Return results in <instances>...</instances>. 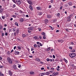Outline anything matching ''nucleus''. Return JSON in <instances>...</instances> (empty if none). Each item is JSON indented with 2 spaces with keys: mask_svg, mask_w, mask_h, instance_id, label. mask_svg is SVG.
<instances>
[{
  "mask_svg": "<svg viewBox=\"0 0 76 76\" xmlns=\"http://www.w3.org/2000/svg\"><path fill=\"white\" fill-rule=\"evenodd\" d=\"M69 56L71 58H73L76 56V54L74 53H72L69 54Z\"/></svg>",
  "mask_w": 76,
  "mask_h": 76,
  "instance_id": "nucleus-1",
  "label": "nucleus"
},
{
  "mask_svg": "<svg viewBox=\"0 0 76 76\" xmlns=\"http://www.w3.org/2000/svg\"><path fill=\"white\" fill-rule=\"evenodd\" d=\"M27 1L28 3L30 4V5H32V2L31 0H27Z\"/></svg>",
  "mask_w": 76,
  "mask_h": 76,
  "instance_id": "nucleus-2",
  "label": "nucleus"
},
{
  "mask_svg": "<svg viewBox=\"0 0 76 76\" xmlns=\"http://www.w3.org/2000/svg\"><path fill=\"white\" fill-rule=\"evenodd\" d=\"M16 1L18 4H20V1L19 0H16Z\"/></svg>",
  "mask_w": 76,
  "mask_h": 76,
  "instance_id": "nucleus-3",
  "label": "nucleus"
},
{
  "mask_svg": "<svg viewBox=\"0 0 76 76\" xmlns=\"http://www.w3.org/2000/svg\"><path fill=\"white\" fill-rule=\"evenodd\" d=\"M8 61L10 64H12V61L11 59H10V58H8Z\"/></svg>",
  "mask_w": 76,
  "mask_h": 76,
  "instance_id": "nucleus-4",
  "label": "nucleus"
},
{
  "mask_svg": "<svg viewBox=\"0 0 76 76\" xmlns=\"http://www.w3.org/2000/svg\"><path fill=\"white\" fill-rule=\"evenodd\" d=\"M28 29L29 30H31V31H32L34 29V27H30L28 28Z\"/></svg>",
  "mask_w": 76,
  "mask_h": 76,
  "instance_id": "nucleus-5",
  "label": "nucleus"
},
{
  "mask_svg": "<svg viewBox=\"0 0 76 76\" xmlns=\"http://www.w3.org/2000/svg\"><path fill=\"white\" fill-rule=\"evenodd\" d=\"M67 21L68 22H70V21L71 20V19L69 18H68V17L67 18Z\"/></svg>",
  "mask_w": 76,
  "mask_h": 76,
  "instance_id": "nucleus-6",
  "label": "nucleus"
},
{
  "mask_svg": "<svg viewBox=\"0 0 76 76\" xmlns=\"http://www.w3.org/2000/svg\"><path fill=\"white\" fill-rule=\"evenodd\" d=\"M29 8L31 10H32V11L33 10V8H32V7L31 5H29Z\"/></svg>",
  "mask_w": 76,
  "mask_h": 76,
  "instance_id": "nucleus-7",
  "label": "nucleus"
},
{
  "mask_svg": "<svg viewBox=\"0 0 76 76\" xmlns=\"http://www.w3.org/2000/svg\"><path fill=\"white\" fill-rule=\"evenodd\" d=\"M44 22L45 24H47L48 22V20H45L44 21Z\"/></svg>",
  "mask_w": 76,
  "mask_h": 76,
  "instance_id": "nucleus-8",
  "label": "nucleus"
},
{
  "mask_svg": "<svg viewBox=\"0 0 76 76\" xmlns=\"http://www.w3.org/2000/svg\"><path fill=\"white\" fill-rule=\"evenodd\" d=\"M15 54H17V55H18L19 54V52L15 51Z\"/></svg>",
  "mask_w": 76,
  "mask_h": 76,
  "instance_id": "nucleus-9",
  "label": "nucleus"
},
{
  "mask_svg": "<svg viewBox=\"0 0 76 76\" xmlns=\"http://www.w3.org/2000/svg\"><path fill=\"white\" fill-rule=\"evenodd\" d=\"M68 26H69V27H70V26H72V23H70V24L69 23L67 25Z\"/></svg>",
  "mask_w": 76,
  "mask_h": 76,
  "instance_id": "nucleus-10",
  "label": "nucleus"
},
{
  "mask_svg": "<svg viewBox=\"0 0 76 76\" xmlns=\"http://www.w3.org/2000/svg\"><path fill=\"white\" fill-rule=\"evenodd\" d=\"M64 41L62 40H60L58 41V42H61V43H62V42H63Z\"/></svg>",
  "mask_w": 76,
  "mask_h": 76,
  "instance_id": "nucleus-11",
  "label": "nucleus"
},
{
  "mask_svg": "<svg viewBox=\"0 0 76 76\" xmlns=\"http://www.w3.org/2000/svg\"><path fill=\"white\" fill-rule=\"evenodd\" d=\"M46 75V73L44 72V73H41V76H44V75Z\"/></svg>",
  "mask_w": 76,
  "mask_h": 76,
  "instance_id": "nucleus-12",
  "label": "nucleus"
},
{
  "mask_svg": "<svg viewBox=\"0 0 76 76\" xmlns=\"http://www.w3.org/2000/svg\"><path fill=\"white\" fill-rule=\"evenodd\" d=\"M9 74L10 76H12V72H11V71H9Z\"/></svg>",
  "mask_w": 76,
  "mask_h": 76,
  "instance_id": "nucleus-13",
  "label": "nucleus"
},
{
  "mask_svg": "<svg viewBox=\"0 0 76 76\" xmlns=\"http://www.w3.org/2000/svg\"><path fill=\"white\" fill-rule=\"evenodd\" d=\"M41 34H42V35H44V36H45V35H46V34L44 32H42Z\"/></svg>",
  "mask_w": 76,
  "mask_h": 76,
  "instance_id": "nucleus-14",
  "label": "nucleus"
},
{
  "mask_svg": "<svg viewBox=\"0 0 76 76\" xmlns=\"http://www.w3.org/2000/svg\"><path fill=\"white\" fill-rule=\"evenodd\" d=\"M20 21L21 22H23V18H20Z\"/></svg>",
  "mask_w": 76,
  "mask_h": 76,
  "instance_id": "nucleus-15",
  "label": "nucleus"
},
{
  "mask_svg": "<svg viewBox=\"0 0 76 76\" xmlns=\"http://www.w3.org/2000/svg\"><path fill=\"white\" fill-rule=\"evenodd\" d=\"M34 38L35 39H38L39 38L37 37H34Z\"/></svg>",
  "mask_w": 76,
  "mask_h": 76,
  "instance_id": "nucleus-16",
  "label": "nucleus"
},
{
  "mask_svg": "<svg viewBox=\"0 0 76 76\" xmlns=\"http://www.w3.org/2000/svg\"><path fill=\"white\" fill-rule=\"evenodd\" d=\"M38 13L39 15H42V14H43L42 12H39Z\"/></svg>",
  "mask_w": 76,
  "mask_h": 76,
  "instance_id": "nucleus-17",
  "label": "nucleus"
},
{
  "mask_svg": "<svg viewBox=\"0 0 76 76\" xmlns=\"http://www.w3.org/2000/svg\"><path fill=\"white\" fill-rule=\"evenodd\" d=\"M47 18H51V15H48Z\"/></svg>",
  "mask_w": 76,
  "mask_h": 76,
  "instance_id": "nucleus-18",
  "label": "nucleus"
},
{
  "mask_svg": "<svg viewBox=\"0 0 76 76\" xmlns=\"http://www.w3.org/2000/svg\"><path fill=\"white\" fill-rule=\"evenodd\" d=\"M72 16H73V15H70L68 17V18H69L70 19H71V18H72Z\"/></svg>",
  "mask_w": 76,
  "mask_h": 76,
  "instance_id": "nucleus-19",
  "label": "nucleus"
},
{
  "mask_svg": "<svg viewBox=\"0 0 76 76\" xmlns=\"http://www.w3.org/2000/svg\"><path fill=\"white\" fill-rule=\"evenodd\" d=\"M34 72H31L30 73V75H34Z\"/></svg>",
  "mask_w": 76,
  "mask_h": 76,
  "instance_id": "nucleus-20",
  "label": "nucleus"
},
{
  "mask_svg": "<svg viewBox=\"0 0 76 76\" xmlns=\"http://www.w3.org/2000/svg\"><path fill=\"white\" fill-rule=\"evenodd\" d=\"M15 25H16V26H19V25H18V23H17V22H16L15 23Z\"/></svg>",
  "mask_w": 76,
  "mask_h": 76,
  "instance_id": "nucleus-21",
  "label": "nucleus"
},
{
  "mask_svg": "<svg viewBox=\"0 0 76 76\" xmlns=\"http://www.w3.org/2000/svg\"><path fill=\"white\" fill-rule=\"evenodd\" d=\"M3 12V9L1 8H0V13H2Z\"/></svg>",
  "mask_w": 76,
  "mask_h": 76,
  "instance_id": "nucleus-22",
  "label": "nucleus"
},
{
  "mask_svg": "<svg viewBox=\"0 0 76 76\" xmlns=\"http://www.w3.org/2000/svg\"><path fill=\"white\" fill-rule=\"evenodd\" d=\"M17 48L18 50H21V47L20 46H17Z\"/></svg>",
  "mask_w": 76,
  "mask_h": 76,
  "instance_id": "nucleus-23",
  "label": "nucleus"
},
{
  "mask_svg": "<svg viewBox=\"0 0 76 76\" xmlns=\"http://www.w3.org/2000/svg\"><path fill=\"white\" fill-rule=\"evenodd\" d=\"M46 75H49L50 74V72H46Z\"/></svg>",
  "mask_w": 76,
  "mask_h": 76,
  "instance_id": "nucleus-24",
  "label": "nucleus"
},
{
  "mask_svg": "<svg viewBox=\"0 0 76 76\" xmlns=\"http://www.w3.org/2000/svg\"><path fill=\"white\" fill-rule=\"evenodd\" d=\"M70 45H75L72 42H71L69 43Z\"/></svg>",
  "mask_w": 76,
  "mask_h": 76,
  "instance_id": "nucleus-25",
  "label": "nucleus"
},
{
  "mask_svg": "<svg viewBox=\"0 0 76 76\" xmlns=\"http://www.w3.org/2000/svg\"><path fill=\"white\" fill-rule=\"evenodd\" d=\"M35 60H37V61H40L41 60L39 59L38 58H36Z\"/></svg>",
  "mask_w": 76,
  "mask_h": 76,
  "instance_id": "nucleus-26",
  "label": "nucleus"
},
{
  "mask_svg": "<svg viewBox=\"0 0 76 76\" xmlns=\"http://www.w3.org/2000/svg\"><path fill=\"white\" fill-rule=\"evenodd\" d=\"M58 75V72H56L55 74V76H57V75Z\"/></svg>",
  "mask_w": 76,
  "mask_h": 76,
  "instance_id": "nucleus-27",
  "label": "nucleus"
},
{
  "mask_svg": "<svg viewBox=\"0 0 76 76\" xmlns=\"http://www.w3.org/2000/svg\"><path fill=\"white\" fill-rule=\"evenodd\" d=\"M26 35H25V34H22V37H26Z\"/></svg>",
  "mask_w": 76,
  "mask_h": 76,
  "instance_id": "nucleus-28",
  "label": "nucleus"
},
{
  "mask_svg": "<svg viewBox=\"0 0 76 76\" xmlns=\"http://www.w3.org/2000/svg\"><path fill=\"white\" fill-rule=\"evenodd\" d=\"M19 31V29H16V33H18Z\"/></svg>",
  "mask_w": 76,
  "mask_h": 76,
  "instance_id": "nucleus-29",
  "label": "nucleus"
},
{
  "mask_svg": "<svg viewBox=\"0 0 76 76\" xmlns=\"http://www.w3.org/2000/svg\"><path fill=\"white\" fill-rule=\"evenodd\" d=\"M41 7H37V10H40Z\"/></svg>",
  "mask_w": 76,
  "mask_h": 76,
  "instance_id": "nucleus-30",
  "label": "nucleus"
},
{
  "mask_svg": "<svg viewBox=\"0 0 76 76\" xmlns=\"http://www.w3.org/2000/svg\"><path fill=\"white\" fill-rule=\"evenodd\" d=\"M64 60L65 62H66V63H67V60H66V59L65 58H64Z\"/></svg>",
  "mask_w": 76,
  "mask_h": 76,
  "instance_id": "nucleus-31",
  "label": "nucleus"
},
{
  "mask_svg": "<svg viewBox=\"0 0 76 76\" xmlns=\"http://www.w3.org/2000/svg\"><path fill=\"white\" fill-rule=\"evenodd\" d=\"M69 5H70V6H72V3L71 2H69Z\"/></svg>",
  "mask_w": 76,
  "mask_h": 76,
  "instance_id": "nucleus-32",
  "label": "nucleus"
},
{
  "mask_svg": "<svg viewBox=\"0 0 76 76\" xmlns=\"http://www.w3.org/2000/svg\"><path fill=\"white\" fill-rule=\"evenodd\" d=\"M57 21V20L56 19H54L53 20V22H56Z\"/></svg>",
  "mask_w": 76,
  "mask_h": 76,
  "instance_id": "nucleus-33",
  "label": "nucleus"
},
{
  "mask_svg": "<svg viewBox=\"0 0 76 76\" xmlns=\"http://www.w3.org/2000/svg\"><path fill=\"white\" fill-rule=\"evenodd\" d=\"M50 50V48L49 47L48 49L47 50V51H49Z\"/></svg>",
  "mask_w": 76,
  "mask_h": 76,
  "instance_id": "nucleus-34",
  "label": "nucleus"
},
{
  "mask_svg": "<svg viewBox=\"0 0 76 76\" xmlns=\"http://www.w3.org/2000/svg\"><path fill=\"white\" fill-rule=\"evenodd\" d=\"M13 68H14V69H16V65H14L13 66Z\"/></svg>",
  "mask_w": 76,
  "mask_h": 76,
  "instance_id": "nucleus-35",
  "label": "nucleus"
},
{
  "mask_svg": "<svg viewBox=\"0 0 76 76\" xmlns=\"http://www.w3.org/2000/svg\"><path fill=\"white\" fill-rule=\"evenodd\" d=\"M34 47L35 48H37V45H34Z\"/></svg>",
  "mask_w": 76,
  "mask_h": 76,
  "instance_id": "nucleus-36",
  "label": "nucleus"
},
{
  "mask_svg": "<svg viewBox=\"0 0 76 76\" xmlns=\"http://www.w3.org/2000/svg\"><path fill=\"white\" fill-rule=\"evenodd\" d=\"M69 48L70 50H72V47H71V46H70L69 47Z\"/></svg>",
  "mask_w": 76,
  "mask_h": 76,
  "instance_id": "nucleus-37",
  "label": "nucleus"
},
{
  "mask_svg": "<svg viewBox=\"0 0 76 76\" xmlns=\"http://www.w3.org/2000/svg\"><path fill=\"white\" fill-rule=\"evenodd\" d=\"M46 38V37L45 36H43V39H45Z\"/></svg>",
  "mask_w": 76,
  "mask_h": 76,
  "instance_id": "nucleus-38",
  "label": "nucleus"
},
{
  "mask_svg": "<svg viewBox=\"0 0 76 76\" xmlns=\"http://www.w3.org/2000/svg\"><path fill=\"white\" fill-rule=\"evenodd\" d=\"M57 16H58V17H59V16H60V13H58L57 14Z\"/></svg>",
  "mask_w": 76,
  "mask_h": 76,
  "instance_id": "nucleus-39",
  "label": "nucleus"
},
{
  "mask_svg": "<svg viewBox=\"0 0 76 76\" xmlns=\"http://www.w3.org/2000/svg\"><path fill=\"white\" fill-rule=\"evenodd\" d=\"M65 29L66 31H67V32H69V29L68 28H66Z\"/></svg>",
  "mask_w": 76,
  "mask_h": 76,
  "instance_id": "nucleus-40",
  "label": "nucleus"
},
{
  "mask_svg": "<svg viewBox=\"0 0 76 76\" xmlns=\"http://www.w3.org/2000/svg\"><path fill=\"white\" fill-rule=\"evenodd\" d=\"M2 18L3 19H4V18H5V17L4 16H2Z\"/></svg>",
  "mask_w": 76,
  "mask_h": 76,
  "instance_id": "nucleus-41",
  "label": "nucleus"
},
{
  "mask_svg": "<svg viewBox=\"0 0 76 76\" xmlns=\"http://www.w3.org/2000/svg\"><path fill=\"white\" fill-rule=\"evenodd\" d=\"M13 8H15V7H16V5L14 4L13 6Z\"/></svg>",
  "mask_w": 76,
  "mask_h": 76,
  "instance_id": "nucleus-42",
  "label": "nucleus"
},
{
  "mask_svg": "<svg viewBox=\"0 0 76 76\" xmlns=\"http://www.w3.org/2000/svg\"><path fill=\"white\" fill-rule=\"evenodd\" d=\"M12 0L14 2V3H16V1H15V0Z\"/></svg>",
  "mask_w": 76,
  "mask_h": 76,
  "instance_id": "nucleus-43",
  "label": "nucleus"
},
{
  "mask_svg": "<svg viewBox=\"0 0 76 76\" xmlns=\"http://www.w3.org/2000/svg\"><path fill=\"white\" fill-rule=\"evenodd\" d=\"M72 52H73V53H74V52H75V49H73L72 50Z\"/></svg>",
  "mask_w": 76,
  "mask_h": 76,
  "instance_id": "nucleus-44",
  "label": "nucleus"
},
{
  "mask_svg": "<svg viewBox=\"0 0 76 76\" xmlns=\"http://www.w3.org/2000/svg\"><path fill=\"white\" fill-rule=\"evenodd\" d=\"M39 44L40 46H41V47H42V44L41 43H39Z\"/></svg>",
  "mask_w": 76,
  "mask_h": 76,
  "instance_id": "nucleus-45",
  "label": "nucleus"
},
{
  "mask_svg": "<svg viewBox=\"0 0 76 76\" xmlns=\"http://www.w3.org/2000/svg\"><path fill=\"white\" fill-rule=\"evenodd\" d=\"M47 61H50V59L47 58Z\"/></svg>",
  "mask_w": 76,
  "mask_h": 76,
  "instance_id": "nucleus-46",
  "label": "nucleus"
},
{
  "mask_svg": "<svg viewBox=\"0 0 76 76\" xmlns=\"http://www.w3.org/2000/svg\"><path fill=\"white\" fill-rule=\"evenodd\" d=\"M4 33H3L2 34V37H3V36H4Z\"/></svg>",
  "mask_w": 76,
  "mask_h": 76,
  "instance_id": "nucleus-47",
  "label": "nucleus"
},
{
  "mask_svg": "<svg viewBox=\"0 0 76 76\" xmlns=\"http://www.w3.org/2000/svg\"><path fill=\"white\" fill-rule=\"evenodd\" d=\"M29 57L30 58H32V57H33V56H29Z\"/></svg>",
  "mask_w": 76,
  "mask_h": 76,
  "instance_id": "nucleus-48",
  "label": "nucleus"
},
{
  "mask_svg": "<svg viewBox=\"0 0 76 76\" xmlns=\"http://www.w3.org/2000/svg\"><path fill=\"white\" fill-rule=\"evenodd\" d=\"M38 29L40 32V31H41V29L40 28H38Z\"/></svg>",
  "mask_w": 76,
  "mask_h": 76,
  "instance_id": "nucleus-49",
  "label": "nucleus"
},
{
  "mask_svg": "<svg viewBox=\"0 0 76 76\" xmlns=\"http://www.w3.org/2000/svg\"><path fill=\"white\" fill-rule=\"evenodd\" d=\"M53 58H56V57L54 55H53Z\"/></svg>",
  "mask_w": 76,
  "mask_h": 76,
  "instance_id": "nucleus-50",
  "label": "nucleus"
},
{
  "mask_svg": "<svg viewBox=\"0 0 76 76\" xmlns=\"http://www.w3.org/2000/svg\"><path fill=\"white\" fill-rule=\"evenodd\" d=\"M54 1H53V0H51V3H53Z\"/></svg>",
  "mask_w": 76,
  "mask_h": 76,
  "instance_id": "nucleus-51",
  "label": "nucleus"
},
{
  "mask_svg": "<svg viewBox=\"0 0 76 76\" xmlns=\"http://www.w3.org/2000/svg\"><path fill=\"white\" fill-rule=\"evenodd\" d=\"M18 67L19 68H20V67H21V65H18Z\"/></svg>",
  "mask_w": 76,
  "mask_h": 76,
  "instance_id": "nucleus-52",
  "label": "nucleus"
},
{
  "mask_svg": "<svg viewBox=\"0 0 76 76\" xmlns=\"http://www.w3.org/2000/svg\"><path fill=\"white\" fill-rule=\"evenodd\" d=\"M71 66L72 67H74V66H75V65L73 64H71Z\"/></svg>",
  "mask_w": 76,
  "mask_h": 76,
  "instance_id": "nucleus-53",
  "label": "nucleus"
},
{
  "mask_svg": "<svg viewBox=\"0 0 76 76\" xmlns=\"http://www.w3.org/2000/svg\"><path fill=\"white\" fill-rule=\"evenodd\" d=\"M13 18H16V15H13L12 16Z\"/></svg>",
  "mask_w": 76,
  "mask_h": 76,
  "instance_id": "nucleus-54",
  "label": "nucleus"
},
{
  "mask_svg": "<svg viewBox=\"0 0 76 76\" xmlns=\"http://www.w3.org/2000/svg\"><path fill=\"white\" fill-rule=\"evenodd\" d=\"M39 38L40 39H42V37L39 36Z\"/></svg>",
  "mask_w": 76,
  "mask_h": 76,
  "instance_id": "nucleus-55",
  "label": "nucleus"
},
{
  "mask_svg": "<svg viewBox=\"0 0 76 76\" xmlns=\"http://www.w3.org/2000/svg\"><path fill=\"white\" fill-rule=\"evenodd\" d=\"M5 34L6 35V36H7V33H5Z\"/></svg>",
  "mask_w": 76,
  "mask_h": 76,
  "instance_id": "nucleus-56",
  "label": "nucleus"
},
{
  "mask_svg": "<svg viewBox=\"0 0 76 76\" xmlns=\"http://www.w3.org/2000/svg\"><path fill=\"white\" fill-rule=\"evenodd\" d=\"M16 48V46H15L14 48V50H15Z\"/></svg>",
  "mask_w": 76,
  "mask_h": 76,
  "instance_id": "nucleus-57",
  "label": "nucleus"
},
{
  "mask_svg": "<svg viewBox=\"0 0 76 76\" xmlns=\"http://www.w3.org/2000/svg\"><path fill=\"white\" fill-rule=\"evenodd\" d=\"M34 50V48H31V51H32Z\"/></svg>",
  "mask_w": 76,
  "mask_h": 76,
  "instance_id": "nucleus-58",
  "label": "nucleus"
},
{
  "mask_svg": "<svg viewBox=\"0 0 76 76\" xmlns=\"http://www.w3.org/2000/svg\"><path fill=\"white\" fill-rule=\"evenodd\" d=\"M59 32V30H56V32L57 33V32Z\"/></svg>",
  "mask_w": 76,
  "mask_h": 76,
  "instance_id": "nucleus-59",
  "label": "nucleus"
},
{
  "mask_svg": "<svg viewBox=\"0 0 76 76\" xmlns=\"http://www.w3.org/2000/svg\"><path fill=\"white\" fill-rule=\"evenodd\" d=\"M3 30L4 31H5V30H6V28H4Z\"/></svg>",
  "mask_w": 76,
  "mask_h": 76,
  "instance_id": "nucleus-60",
  "label": "nucleus"
},
{
  "mask_svg": "<svg viewBox=\"0 0 76 76\" xmlns=\"http://www.w3.org/2000/svg\"><path fill=\"white\" fill-rule=\"evenodd\" d=\"M41 70H44V68L42 67L41 68Z\"/></svg>",
  "mask_w": 76,
  "mask_h": 76,
  "instance_id": "nucleus-61",
  "label": "nucleus"
},
{
  "mask_svg": "<svg viewBox=\"0 0 76 76\" xmlns=\"http://www.w3.org/2000/svg\"><path fill=\"white\" fill-rule=\"evenodd\" d=\"M16 31V30L15 29V28H14L13 29V31Z\"/></svg>",
  "mask_w": 76,
  "mask_h": 76,
  "instance_id": "nucleus-62",
  "label": "nucleus"
},
{
  "mask_svg": "<svg viewBox=\"0 0 76 76\" xmlns=\"http://www.w3.org/2000/svg\"><path fill=\"white\" fill-rule=\"evenodd\" d=\"M51 5H50L49 7V9H50V8H51Z\"/></svg>",
  "mask_w": 76,
  "mask_h": 76,
  "instance_id": "nucleus-63",
  "label": "nucleus"
},
{
  "mask_svg": "<svg viewBox=\"0 0 76 76\" xmlns=\"http://www.w3.org/2000/svg\"><path fill=\"white\" fill-rule=\"evenodd\" d=\"M4 26H5V27H6L7 26V24H4Z\"/></svg>",
  "mask_w": 76,
  "mask_h": 76,
  "instance_id": "nucleus-64",
  "label": "nucleus"
}]
</instances>
